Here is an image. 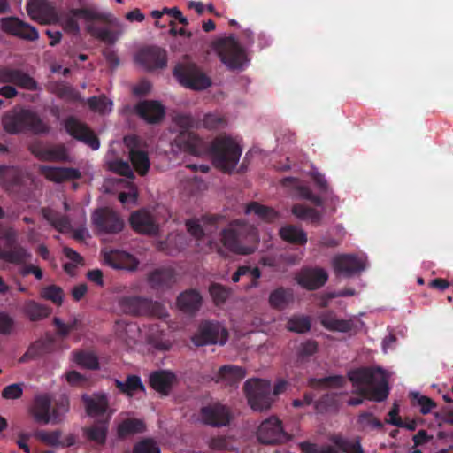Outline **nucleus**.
I'll list each match as a JSON object with an SVG mask.
<instances>
[{"mask_svg":"<svg viewBox=\"0 0 453 453\" xmlns=\"http://www.w3.org/2000/svg\"><path fill=\"white\" fill-rule=\"evenodd\" d=\"M175 125L180 127V134L172 144L173 152L186 151L195 156H203L206 152V144L191 128H199L200 122L189 115H178L174 118Z\"/></svg>","mask_w":453,"mask_h":453,"instance_id":"7ed1b4c3","label":"nucleus"},{"mask_svg":"<svg viewBox=\"0 0 453 453\" xmlns=\"http://www.w3.org/2000/svg\"><path fill=\"white\" fill-rule=\"evenodd\" d=\"M15 84L24 89L36 90L38 88L36 81L27 73L19 71Z\"/></svg>","mask_w":453,"mask_h":453,"instance_id":"0e129e2a","label":"nucleus"},{"mask_svg":"<svg viewBox=\"0 0 453 453\" xmlns=\"http://www.w3.org/2000/svg\"><path fill=\"white\" fill-rule=\"evenodd\" d=\"M65 129L74 138L84 142L92 150L99 149L100 142L95 134L82 123L73 118H69L65 121Z\"/></svg>","mask_w":453,"mask_h":453,"instance_id":"393cba45","label":"nucleus"},{"mask_svg":"<svg viewBox=\"0 0 453 453\" xmlns=\"http://www.w3.org/2000/svg\"><path fill=\"white\" fill-rule=\"evenodd\" d=\"M89 107L101 114L110 113L112 111V101L105 96L91 97L88 99Z\"/></svg>","mask_w":453,"mask_h":453,"instance_id":"603ef678","label":"nucleus"},{"mask_svg":"<svg viewBox=\"0 0 453 453\" xmlns=\"http://www.w3.org/2000/svg\"><path fill=\"white\" fill-rule=\"evenodd\" d=\"M136 61L148 70L164 68L166 65V52L157 47L142 50L136 56Z\"/></svg>","mask_w":453,"mask_h":453,"instance_id":"5701e85b","label":"nucleus"},{"mask_svg":"<svg viewBox=\"0 0 453 453\" xmlns=\"http://www.w3.org/2000/svg\"><path fill=\"white\" fill-rule=\"evenodd\" d=\"M73 361L85 368L96 369L98 366L96 357L93 353L77 352L73 355Z\"/></svg>","mask_w":453,"mask_h":453,"instance_id":"8fccbe9b","label":"nucleus"},{"mask_svg":"<svg viewBox=\"0 0 453 453\" xmlns=\"http://www.w3.org/2000/svg\"><path fill=\"white\" fill-rule=\"evenodd\" d=\"M223 218L220 216H204L200 219H188L186 221L187 231L191 236H193L197 242V245L200 246V242L203 237L213 234L219 227V222Z\"/></svg>","mask_w":453,"mask_h":453,"instance_id":"2eb2a0df","label":"nucleus"},{"mask_svg":"<svg viewBox=\"0 0 453 453\" xmlns=\"http://www.w3.org/2000/svg\"><path fill=\"white\" fill-rule=\"evenodd\" d=\"M295 280L302 288L307 290H316L326 283L328 273L321 267L304 266L296 273Z\"/></svg>","mask_w":453,"mask_h":453,"instance_id":"4468645a","label":"nucleus"},{"mask_svg":"<svg viewBox=\"0 0 453 453\" xmlns=\"http://www.w3.org/2000/svg\"><path fill=\"white\" fill-rule=\"evenodd\" d=\"M40 172L46 179L55 182L79 179L81 177V173L74 168H55L42 165L40 166Z\"/></svg>","mask_w":453,"mask_h":453,"instance_id":"7c9ffc66","label":"nucleus"},{"mask_svg":"<svg viewBox=\"0 0 453 453\" xmlns=\"http://www.w3.org/2000/svg\"><path fill=\"white\" fill-rule=\"evenodd\" d=\"M245 377V371L236 365H224L217 372L213 379L225 386H232L240 382Z\"/></svg>","mask_w":453,"mask_h":453,"instance_id":"cd10ccee","label":"nucleus"},{"mask_svg":"<svg viewBox=\"0 0 453 453\" xmlns=\"http://www.w3.org/2000/svg\"><path fill=\"white\" fill-rule=\"evenodd\" d=\"M42 157L49 161H64L67 159V154L64 148L58 147L49 150L43 154Z\"/></svg>","mask_w":453,"mask_h":453,"instance_id":"338daca9","label":"nucleus"},{"mask_svg":"<svg viewBox=\"0 0 453 453\" xmlns=\"http://www.w3.org/2000/svg\"><path fill=\"white\" fill-rule=\"evenodd\" d=\"M86 412L93 418L104 417L108 422L114 413V410L110 408L107 395L104 393H96L92 395H83Z\"/></svg>","mask_w":453,"mask_h":453,"instance_id":"dca6fc26","label":"nucleus"},{"mask_svg":"<svg viewBox=\"0 0 453 453\" xmlns=\"http://www.w3.org/2000/svg\"><path fill=\"white\" fill-rule=\"evenodd\" d=\"M3 127L9 134H18L30 129L35 133L47 130L45 124L33 111L25 109H15L3 118Z\"/></svg>","mask_w":453,"mask_h":453,"instance_id":"0eeeda50","label":"nucleus"},{"mask_svg":"<svg viewBox=\"0 0 453 453\" xmlns=\"http://www.w3.org/2000/svg\"><path fill=\"white\" fill-rule=\"evenodd\" d=\"M301 449L304 453H339L338 450L331 445L318 446L311 442H303Z\"/></svg>","mask_w":453,"mask_h":453,"instance_id":"e2e57ef3","label":"nucleus"},{"mask_svg":"<svg viewBox=\"0 0 453 453\" xmlns=\"http://www.w3.org/2000/svg\"><path fill=\"white\" fill-rule=\"evenodd\" d=\"M332 264L334 272L345 277L353 276L365 268V262L357 256L352 254L336 255L333 258Z\"/></svg>","mask_w":453,"mask_h":453,"instance_id":"a211bd4d","label":"nucleus"},{"mask_svg":"<svg viewBox=\"0 0 453 453\" xmlns=\"http://www.w3.org/2000/svg\"><path fill=\"white\" fill-rule=\"evenodd\" d=\"M67 216H61L51 210L43 211L44 218L59 232L66 233L76 227L82 226L86 222V212L81 206L71 210L66 202L64 203Z\"/></svg>","mask_w":453,"mask_h":453,"instance_id":"6e6552de","label":"nucleus"},{"mask_svg":"<svg viewBox=\"0 0 453 453\" xmlns=\"http://www.w3.org/2000/svg\"><path fill=\"white\" fill-rule=\"evenodd\" d=\"M92 223L100 234L118 233L124 226L123 220L108 209L96 211L92 215Z\"/></svg>","mask_w":453,"mask_h":453,"instance_id":"f3484780","label":"nucleus"},{"mask_svg":"<svg viewBox=\"0 0 453 453\" xmlns=\"http://www.w3.org/2000/svg\"><path fill=\"white\" fill-rule=\"evenodd\" d=\"M218 51L221 61L229 69H242L249 62L245 51L234 37H228L220 41Z\"/></svg>","mask_w":453,"mask_h":453,"instance_id":"1a4fd4ad","label":"nucleus"},{"mask_svg":"<svg viewBox=\"0 0 453 453\" xmlns=\"http://www.w3.org/2000/svg\"><path fill=\"white\" fill-rule=\"evenodd\" d=\"M178 307L185 312H193L202 304L200 294L195 290L181 293L177 300Z\"/></svg>","mask_w":453,"mask_h":453,"instance_id":"473e14b6","label":"nucleus"},{"mask_svg":"<svg viewBox=\"0 0 453 453\" xmlns=\"http://www.w3.org/2000/svg\"><path fill=\"white\" fill-rule=\"evenodd\" d=\"M330 441L344 453L364 452L359 438L350 441L341 434H334L330 437Z\"/></svg>","mask_w":453,"mask_h":453,"instance_id":"c9c22d12","label":"nucleus"},{"mask_svg":"<svg viewBox=\"0 0 453 453\" xmlns=\"http://www.w3.org/2000/svg\"><path fill=\"white\" fill-rule=\"evenodd\" d=\"M117 185L119 188H121L122 187L127 186V191H120L119 195V200L120 203L124 205H129V204H135L137 200V190L136 188L134 186L133 182L124 181L122 180H106L104 187L106 190L108 191L109 187L111 185Z\"/></svg>","mask_w":453,"mask_h":453,"instance_id":"2f4dec72","label":"nucleus"},{"mask_svg":"<svg viewBox=\"0 0 453 453\" xmlns=\"http://www.w3.org/2000/svg\"><path fill=\"white\" fill-rule=\"evenodd\" d=\"M133 453H160V449L153 440L145 439L134 446Z\"/></svg>","mask_w":453,"mask_h":453,"instance_id":"680f3d73","label":"nucleus"},{"mask_svg":"<svg viewBox=\"0 0 453 453\" xmlns=\"http://www.w3.org/2000/svg\"><path fill=\"white\" fill-rule=\"evenodd\" d=\"M27 411L37 424L58 425L64 420L65 414L68 411V403L65 401L56 408H52V399L49 395H38L35 397Z\"/></svg>","mask_w":453,"mask_h":453,"instance_id":"423d86ee","label":"nucleus"},{"mask_svg":"<svg viewBox=\"0 0 453 453\" xmlns=\"http://www.w3.org/2000/svg\"><path fill=\"white\" fill-rule=\"evenodd\" d=\"M210 153L212 164L224 172H230L237 165L241 155L242 148L236 139L230 136L217 137L206 152Z\"/></svg>","mask_w":453,"mask_h":453,"instance_id":"39448f33","label":"nucleus"},{"mask_svg":"<svg viewBox=\"0 0 453 453\" xmlns=\"http://www.w3.org/2000/svg\"><path fill=\"white\" fill-rule=\"evenodd\" d=\"M346 384V379L342 375H331L323 378H311L309 386L312 388H342Z\"/></svg>","mask_w":453,"mask_h":453,"instance_id":"f704fd0d","label":"nucleus"},{"mask_svg":"<svg viewBox=\"0 0 453 453\" xmlns=\"http://www.w3.org/2000/svg\"><path fill=\"white\" fill-rule=\"evenodd\" d=\"M308 238L306 232L299 226L285 224V242L304 246Z\"/></svg>","mask_w":453,"mask_h":453,"instance_id":"58836bf2","label":"nucleus"},{"mask_svg":"<svg viewBox=\"0 0 453 453\" xmlns=\"http://www.w3.org/2000/svg\"><path fill=\"white\" fill-rule=\"evenodd\" d=\"M3 31L12 35L20 37L28 41H35L38 39V31L29 24H27L17 18H4L0 21Z\"/></svg>","mask_w":453,"mask_h":453,"instance_id":"aec40b11","label":"nucleus"},{"mask_svg":"<svg viewBox=\"0 0 453 453\" xmlns=\"http://www.w3.org/2000/svg\"><path fill=\"white\" fill-rule=\"evenodd\" d=\"M24 311L31 320H40L50 314V309L35 301H27L24 304Z\"/></svg>","mask_w":453,"mask_h":453,"instance_id":"79ce46f5","label":"nucleus"},{"mask_svg":"<svg viewBox=\"0 0 453 453\" xmlns=\"http://www.w3.org/2000/svg\"><path fill=\"white\" fill-rule=\"evenodd\" d=\"M357 424L362 427H371L373 429H381L383 424L380 419L375 418L372 413L363 411L357 417Z\"/></svg>","mask_w":453,"mask_h":453,"instance_id":"5fc2aeb1","label":"nucleus"},{"mask_svg":"<svg viewBox=\"0 0 453 453\" xmlns=\"http://www.w3.org/2000/svg\"><path fill=\"white\" fill-rule=\"evenodd\" d=\"M122 310L127 313L143 314L146 313L150 303L139 297H127L120 302Z\"/></svg>","mask_w":453,"mask_h":453,"instance_id":"4c0bfd02","label":"nucleus"},{"mask_svg":"<svg viewBox=\"0 0 453 453\" xmlns=\"http://www.w3.org/2000/svg\"><path fill=\"white\" fill-rule=\"evenodd\" d=\"M42 298L50 301L56 305H61L64 301V293L59 287L50 285L41 289Z\"/></svg>","mask_w":453,"mask_h":453,"instance_id":"49530a36","label":"nucleus"},{"mask_svg":"<svg viewBox=\"0 0 453 453\" xmlns=\"http://www.w3.org/2000/svg\"><path fill=\"white\" fill-rule=\"evenodd\" d=\"M23 393V385L20 383H14L5 387L3 389L2 395L8 400L19 399Z\"/></svg>","mask_w":453,"mask_h":453,"instance_id":"69168bd1","label":"nucleus"},{"mask_svg":"<svg viewBox=\"0 0 453 453\" xmlns=\"http://www.w3.org/2000/svg\"><path fill=\"white\" fill-rule=\"evenodd\" d=\"M129 221L133 229L141 234H153L158 230V219L146 210L134 212Z\"/></svg>","mask_w":453,"mask_h":453,"instance_id":"b1692460","label":"nucleus"},{"mask_svg":"<svg viewBox=\"0 0 453 453\" xmlns=\"http://www.w3.org/2000/svg\"><path fill=\"white\" fill-rule=\"evenodd\" d=\"M104 261L112 268L127 271L135 270L138 265L134 257L119 250L104 251Z\"/></svg>","mask_w":453,"mask_h":453,"instance_id":"a878e982","label":"nucleus"},{"mask_svg":"<svg viewBox=\"0 0 453 453\" xmlns=\"http://www.w3.org/2000/svg\"><path fill=\"white\" fill-rule=\"evenodd\" d=\"M143 424L137 419H127L120 423L118 426V434L119 436H126L130 434L142 432Z\"/></svg>","mask_w":453,"mask_h":453,"instance_id":"3c124183","label":"nucleus"},{"mask_svg":"<svg viewBox=\"0 0 453 453\" xmlns=\"http://www.w3.org/2000/svg\"><path fill=\"white\" fill-rule=\"evenodd\" d=\"M124 142L129 149L130 160L138 173L146 174L150 169V163L146 152L139 150V140L135 136H127Z\"/></svg>","mask_w":453,"mask_h":453,"instance_id":"4be33fe9","label":"nucleus"},{"mask_svg":"<svg viewBox=\"0 0 453 453\" xmlns=\"http://www.w3.org/2000/svg\"><path fill=\"white\" fill-rule=\"evenodd\" d=\"M35 436L41 441L42 442L45 443L48 446L50 447H61L65 446L66 444L70 443H65L62 441V434L59 430H54V431H45V430H39L35 433Z\"/></svg>","mask_w":453,"mask_h":453,"instance_id":"c03bdc74","label":"nucleus"},{"mask_svg":"<svg viewBox=\"0 0 453 453\" xmlns=\"http://www.w3.org/2000/svg\"><path fill=\"white\" fill-rule=\"evenodd\" d=\"M175 381V375L168 371L155 372L150 376V386L163 395L169 394Z\"/></svg>","mask_w":453,"mask_h":453,"instance_id":"c85d7f7f","label":"nucleus"},{"mask_svg":"<svg viewBox=\"0 0 453 453\" xmlns=\"http://www.w3.org/2000/svg\"><path fill=\"white\" fill-rule=\"evenodd\" d=\"M200 122V127H204L207 129H215L222 127L226 120L225 119L218 113H208L205 114L203 119Z\"/></svg>","mask_w":453,"mask_h":453,"instance_id":"6e6d98bb","label":"nucleus"},{"mask_svg":"<svg viewBox=\"0 0 453 453\" xmlns=\"http://www.w3.org/2000/svg\"><path fill=\"white\" fill-rule=\"evenodd\" d=\"M291 211L297 219L310 220L314 225H319L323 216L319 211L299 203L295 204Z\"/></svg>","mask_w":453,"mask_h":453,"instance_id":"e433bc0d","label":"nucleus"},{"mask_svg":"<svg viewBox=\"0 0 453 453\" xmlns=\"http://www.w3.org/2000/svg\"><path fill=\"white\" fill-rule=\"evenodd\" d=\"M30 256V253L23 248H17L11 251L0 252V258L16 265L25 263Z\"/></svg>","mask_w":453,"mask_h":453,"instance_id":"a18cd8bd","label":"nucleus"},{"mask_svg":"<svg viewBox=\"0 0 453 453\" xmlns=\"http://www.w3.org/2000/svg\"><path fill=\"white\" fill-rule=\"evenodd\" d=\"M281 388V382L272 387L267 380H248L244 385V391L249 406L256 411L269 410L280 394Z\"/></svg>","mask_w":453,"mask_h":453,"instance_id":"20e7f679","label":"nucleus"},{"mask_svg":"<svg viewBox=\"0 0 453 453\" xmlns=\"http://www.w3.org/2000/svg\"><path fill=\"white\" fill-rule=\"evenodd\" d=\"M320 323L326 329L333 332L349 333L356 328V325L352 320L337 319L335 314L331 311L323 313L320 316Z\"/></svg>","mask_w":453,"mask_h":453,"instance_id":"c756f323","label":"nucleus"},{"mask_svg":"<svg viewBox=\"0 0 453 453\" xmlns=\"http://www.w3.org/2000/svg\"><path fill=\"white\" fill-rule=\"evenodd\" d=\"M227 337V331L221 324L205 322L200 326L197 333L192 337V341L196 346L207 344L223 345L226 342Z\"/></svg>","mask_w":453,"mask_h":453,"instance_id":"9b49d317","label":"nucleus"},{"mask_svg":"<svg viewBox=\"0 0 453 453\" xmlns=\"http://www.w3.org/2000/svg\"><path fill=\"white\" fill-rule=\"evenodd\" d=\"M117 387L128 396L135 395L138 392L144 391V386L137 376H129L126 381L116 380Z\"/></svg>","mask_w":453,"mask_h":453,"instance_id":"a19ab883","label":"nucleus"},{"mask_svg":"<svg viewBox=\"0 0 453 453\" xmlns=\"http://www.w3.org/2000/svg\"><path fill=\"white\" fill-rule=\"evenodd\" d=\"M287 328L296 334H305L311 328V319L307 315H294L288 319Z\"/></svg>","mask_w":453,"mask_h":453,"instance_id":"ea45409f","label":"nucleus"},{"mask_svg":"<svg viewBox=\"0 0 453 453\" xmlns=\"http://www.w3.org/2000/svg\"><path fill=\"white\" fill-rule=\"evenodd\" d=\"M247 215H254L257 220L271 222L278 219L279 214L273 209L260 205L257 203H251L245 207Z\"/></svg>","mask_w":453,"mask_h":453,"instance_id":"72a5a7b5","label":"nucleus"},{"mask_svg":"<svg viewBox=\"0 0 453 453\" xmlns=\"http://www.w3.org/2000/svg\"><path fill=\"white\" fill-rule=\"evenodd\" d=\"M283 427L280 419L271 417L263 421L257 428V440L264 444H276L281 440Z\"/></svg>","mask_w":453,"mask_h":453,"instance_id":"412c9836","label":"nucleus"},{"mask_svg":"<svg viewBox=\"0 0 453 453\" xmlns=\"http://www.w3.org/2000/svg\"><path fill=\"white\" fill-rule=\"evenodd\" d=\"M173 278V273L169 269H161L153 272L150 277V281L153 286H161L168 283Z\"/></svg>","mask_w":453,"mask_h":453,"instance_id":"bf43d9fd","label":"nucleus"},{"mask_svg":"<svg viewBox=\"0 0 453 453\" xmlns=\"http://www.w3.org/2000/svg\"><path fill=\"white\" fill-rule=\"evenodd\" d=\"M210 294L216 304L223 303L230 296V290L221 285L213 284L210 288Z\"/></svg>","mask_w":453,"mask_h":453,"instance_id":"13d9d810","label":"nucleus"},{"mask_svg":"<svg viewBox=\"0 0 453 453\" xmlns=\"http://www.w3.org/2000/svg\"><path fill=\"white\" fill-rule=\"evenodd\" d=\"M220 242L228 251L241 256L255 252L258 247L257 232L240 219L231 221L220 233Z\"/></svg>","mask_w":453,"mask_h":453,"instance_id":"f03ea898","label":"nucleus"},{"mask_svg":"<svg viewBox=\"0 0 453 453\" xmlns=\"http://www.w3.org/2000/svg\"><path fill=\"white\" fill-rule=\"evenodd\" d=\"M107 422H103L85 429L87 437L98 444L105 441L107 433Z\"/></svg>","mask_w":453,"mask_h":453,"instance_id":"de8ad7c7","label":"nucleus"},{"mask_svg":"<svg viewBox=\"0 0 453 453\" xmlns=\"http://www.w3.org/2000/svg\"><path fill=\"white\" fill-rule=\"evenodd\" d=\"M411 396L412 404L418 405L420 407V412L423 415L430 413L431 411L436 407L434 401L426 395H421L418 393H412Z\"/></svg>","mask_w":453,"mask_h":453,"instance_id":"864d4df0","label":"nucleus"},{"mask_svg":"<svg viewBox=\"0 0 453 453\" xmlns=\"http://www.w3.org/2000/svg\"><path fill=\"white\" fill-rule=\"evenodd\" d=\"M87 30L92 36L109 43L115 42L119 36V34L113 33L107 28H97L92 23L87 26Z\"/></svg>","mask_w":453,"mask_h":453,"instance_id":"09e8293b","label":"nucleus"},{"mask_svg":"<svg viewBox=\"0 0 453 453\" xmlns=\"http://www.w3.org/2000/svg\"><path fill=\"white\" fill-rule=\"evenodd\" d=\"M135 112L144 121L154 124L164 118L165 108L157 101H143L135 106Z\"/></svg>","mask_w":453,"mask_h":453,"instance_id":"bb28decb","label":"nucleus"},{"mask_svg":"<svg viewBox=\"0 0 453 453\" xmlns=\"http://www.w3.org/2000/svg\"><path fill=\"white\" fill-rule=\"evenodd\" d=\"M174 75L182 86L194 90L205 89L211 86L210 79L190 63L176 66Z\"/></svg>","mask_w":453,"mask_h":453,"instance_id":"9d476101","label":"nucleus"},{"mask_svg":"<svg viewBox=\"0 0 453 453\" xmlns=\"http://www.w3.org/2000/svg\"><path fill=\"white\" fill-rule=\"evenodd\" d=\"M78 19H82L87 27L93 21L104 19V15L96 9H74L70 11L65 17H60V20L58 23H60L65 31L78 35L80 33Z\"/></svg>","mask_w":453,"mask_h":453,"instance_id":"f8f14e48","label":"nucleus"},{"mask_svg":"<svg viewBox=\"0 0 453 453\" xmlns=\"http://www.w3.org/2000/svg\"><path fill=\"white\" fill-rule=\"evenodd\" d=\"M318 351V342L315 340H306L298 348L297 355L300 358L305 359Z\"/></svg>","mask_w":453,"mask_h":453,"instance_id":"052dcab7","label":"nucleus"},{"mask_svg":"<svg viewBox=\"0 0 453 453\" xmlns=\"http://www.w3.org/2000/svg\"><path fill=\"white\" fill-rule=\"evenodd\" d=\"M231 419L229 409L219 403H213L201 410V420L212 426H227Z\"/></svg>","mask_w":453,"mask_h":453,"instance_id":"6ab92c4d","label":"nucleus"},{"mask_svg":"<svg viewBox=\"0 0 453 453\" xmlns=\"http://www.w3.org/2000/svg\"><path fill=\"white\" fill-rule=\"evenodd\" d=\"M27 11L32 19L41 24H55L60 20L56 8L47 0H28Z\"/></svg>","mask_w":453,"mask_h":453,"instance_id":"ddd939ff","label":"nucleus"},{"mask_svg":"<svg viewBox=\"0 0 453 453\" xmlns=\"http://www.w3.org/2000/svg\"><path fill=\"white\" fill-rule=\"evenodd\" d=\"M19 71L7 66L0 67V82L15 84Z\"/></svg>","mask_w":453,"mask_h":453,"instance_id":"774afa93","label":"nucleus"},{"mask_svg":"<svg viewBox=\"0 0 453 453\" xmlns=\"http://www.w3.org/2000/svg\"><path fill=\"white\" fill-rule=\"evenodd\" d=\"M315 409L319 413L337 411L339 409L337 394L327 393L323 395L318 401L315 402Z\"/></svg>","mask_w":453,"mask_h":453,"instance_id":"37998d69","label":"nucleus"},{"mask_svg":"<svg viewBox=\"0 0 453 453\" xmlns=\"http://www.w3.org/2000/svg\"><path fill=\"white\" fill-rule=\"evenodd\" d=\"M108 167L111 171L119 173L120 175H124L130 180L134 179V173L128 165V163L121 161V160H113L108 162Z\"/></svg>","mask_w":453,"mask_h":453,"instance_id":"4d7b16f0","label":"nucleus"},{"mask_svg":"<svg viewBox=\"0 0 453 453\" xmlns=\"http://www.w3.org/2000/svg\"><path fill=\"white\" fill-rule=\"evenodd\" d=\"M348 379L352 383V393L359 395L351 397L347 403L349 406H357L365 399L383 402L389 394L388 379L381 368L359 367L348 372Z\"/></svg>","mask_w":453,"mask_h":453,"instance_id":"f257e3e1","label":"nucleus"}]
</instances>
